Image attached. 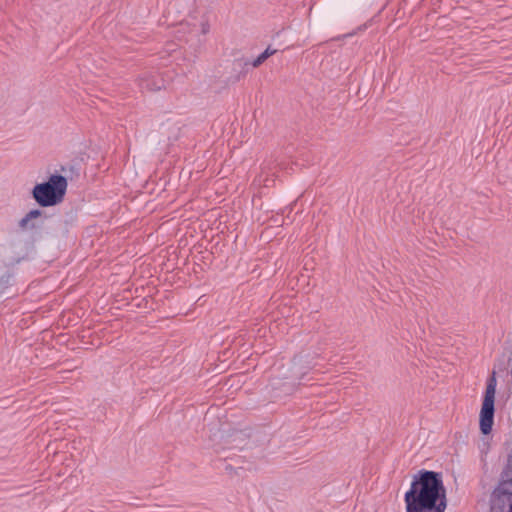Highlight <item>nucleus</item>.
<instances>
[{"label": "nucleus", "mask_w": 512, "mask_h": 512, "mask_svg": "<svg viewBox=\"0 0 512 512\" xmlns=\"http://www.w3.org/2000/svg\"><path fill=\"white\" fill-rule=\"evenodd\" d=\"M406 512H445L446 488L442 473L422 469L414 476L404 495Z\"/></svg>", "instance_id": "nucleus-1"}, {"label": "nucleus", "mask_w": 512, "mask_h": 512, "mask_svg": "<svg viewBox=\"0 0 512 512\" xmlns=\"http://www.w3.org/2000/svg\"><path fill=\"white\" fill-rule=\"evenodd\" d=\"M67 187L66 177L60 174H52L47 181L37 183L31 194L40 207H52L63 201Z\"/></svg>", "instance_id": "nucleus-2"}, {"label": "nucleus", "mask_w": 512, "mask_h": 512, "mask_svg": "<svg viewBox=\"0 0 512 512\" xmlns=\"http://www.w3.org/2000/svg\"><path fill=\"white\" fill-rule=\"evenodd\" d=\"M490 512H512V465L503 468L490 498Z\"/></svg>", "instance_id": "nucleus-3"}, {"label": "nucleus", "mask_w": 512, "mask_h": 512, "mask_svg": "<svg viewBox=\"0 0 512 512\" xmlns=\"http://www.w3.org/2000/svg\"><path fill=\"white\" fill-rule=\"evenodd\" d=\"M495 393L496 387L487 384L479 416V427L483 435L492 431L495 414Z\"/></svg>", "instance_id": "nucleus-4"}, {"label": "nucleus", "mask_w": 512, "mask_h": 512, "mask_svg": "<svg viewBox=\"0 0 512 512\" xmlns=\"http://www.w3.org/2000/svg\"><path fill=\"white\" fill-rule=\"evenodd\" d=\"M48 218V215L41 209H32L19 220L18 227L22 231H30L33 234H38L42 231L44 221Z\"/></svg>", "instance_id": "nucleus-5"}, {"label": "nucleus", "mask_w": 512, "mask_h": 512, "mask_svg": "<svg viewBox=\"0 0 512 512\" xmlns=\"http://www.w3.org/2000/svg\"><path fill=\"white\" fill-rule=\"evenodd\" d=\"M139 87L142 91H158L162 86V79L155 75L145 73L139 78Z\"/></svg>", "instance_id": "nucleus-6"}, {"label": "nucleus", "mask_w": 512, "mask_h": 512, "mask_svg": "<svg viewBox=\"0 0 512 512\" xmlns=\"http://www.w3.org/2000/svg\"><path fill=\"white\" fill-rule=\"evenodd\" d=\"M14 284V273L6 271L0 275V295H2L9 287Z\"/></svg>", "instance_id": "nucleus-7"}, {"label": "nucleus", "mask_w": 512, "mask_h": 512, "mask_svg": "<svg viewBox=\"0 0 512 512\" xmlns=\"http://www.w3.org/2000/svg\"><path fill=\"white\" fill-rule=\"evenodd\" d=\"M267 60V54H263L261 53L252 63L251 65L255 68L259 67L260 65H262L265 61ZM250 62L249 61H246L244 63L245 66L249 65Z\"/></svg>", "instance_id": "nucleus-8"}, {"label": "nucleus", "mask_w": 512, "mask_h": 512, "mask_svg": "<svg viewBox=\"0 0 512 512\" xmlns=\"http://www.w3.org/2000/svg\"><path fill=\"white\" fill-rule=\"evenodd\" d=\"M294 383L292 382H284L283 384H278L276 382H272L271 385L275 388V389H279V388H284V391L285 392H290L292 390V385Z\"/></svg>", "instance_id": "nucleus-9"}, {"label": "nucleus", "mask_w": 512, "mask_h": 512, "mask_svg": "<svg viewBox=\"0 0 512 512\" xmlns=\"http://www.w3.org/2000/svg\"><path fill=\"white\" fill-rule=\"evenodd\" d=\"M230 437L233 438V441H236L239 439V440H241V442H243L246 439V435L243 432H237V433L231 435Z\"/></svg>", "instance_id": "nucleus-10"}, {"label": "nucleus", "mask_w": 512, "mask_h": 512, "mask_svg": "<svg viewBox=\"0 0 512 512\" xmlns=\"http://www.w3.org/2000/svg\"><path fill=\"white\" fill-rule=\"evenodd\" d=\"M276 52H277L276 49H271V47L268 46L262 53L267 54V59H268L270 56L274 55Z\"/></svg>", "instance_id": "nucleus-11"}, {"label": "nucleus", "mask_w": 512, "mask_h": 512, "mask_svg": "<svg viewBox=\"0 0 512 512\" xmlns=\"http://www.w3.org/2000/svg\"><path fill=\"white\" fill-rule=\"evenodd\" d=\"M487 384H491L493 387H496L495 372H493L492 376L488 379Z\"/></svg>", "instance_id": "nucleus-12"}, {"label": "nucleus", "mask_w": 512, "mask_h": 512, "mask_svg": "<svg viewBox=\"0 0 512 512\" xmlns=\"http://www.w3.org/2000/svg\"><path fill=\"white\" fill-rule=\"evenodd\" d=\"M202 32H203V34L208 32V26L207 25H205V24L203 25Z\"/></svg>", "instance_id": "nucleus-13"}, {"label": "nucleus", "mask_w": 512, "mask_h": 512, "mask_svg": "<svg viewBox=\"0 0 512 512\" xmlns=\"http://www.w3.org/2000/svg\"><path fill=\"white\" fill-rule=\"evenodd\" d=\"M232 448H241L239 445H233Z\"/></svg>", "instance_id": "nucleus-14"}, {"label": "nucleus", "mask_w": 512, "mask_h": 512, "mask_svg": "<svg viewBox=\"0 0 512 512\" xmlns=\"http://www.w3.org/2000/svg\"><path fill=\"white\" fill-rule=\"evenodd\" d=\"M61 171H65V167L64 166H61Z\"/></svg>", "instance_id": "nucleus-15"}]
</instances>
